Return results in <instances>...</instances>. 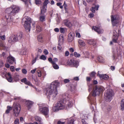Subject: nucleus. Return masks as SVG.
<instances>
[{"label":"nucleus","mask_w":124,"mask_h":124,"mask_svg":"<svg viewBox=\"0 0 124 124\" xmlns=\"http://www.w3.org/2000/svg\"><path fill=\"white\" fill-rule=\"evenodd\" d=\"M13 108L14 115L16 116H17L19 115L21 109L20 105L16 102H14L13 106Z\"/></svg>","instance_id":"obj_5"},{"label":"nucleus","mask_w":124,"mask_h":124,"mask_svg":"<svg viewBox=\"0 0 124 124\" xmlns=\"http://www.w3.org/2000/svg\"><path fill=\"white\" fill-rule=\"evenodd\" d=\"M64 24L67 27H70L71 26V24L69 20L67 19L64 21Z\"/></svg>","instance_id":"obj_21"},{"label":"nucleus","mask_w":124,"mask_h":124,"mask_svg":"<svg viewBox=\"0 0 124 124\" xmlns=\"http://www.w3.org/2000/svg\"><path fill=\"white\" fill-rule=\"evenodd\" d=\"M99 71L98 72L97 76H98L101 79H104L105 80H107L109 78V76L106 74L101 75L99 74Z\"/></svg>","instance_id":"obj_16"},{"label":"nucleus","mask_w":124,"mask_h":124,"mask_svg":"<svg viewBox=\"0 0 124 124\" xmlns=\"http://www.w3.org/2000/svg\"><path fill=\"white\" fill-rule=\"evenodd\" d=\"M22 35L21 34H19L18 36H17V38L18 40H20L22 38Z\"/></svg>","instance_id":"obj_47"},{"label":"nucleus","mask_w":124,"mask_h":124,"mask_svg":"<svg viewBox=\"0 0 124 124\" xmlns=\"http://www.w3.org/2000/svg\"><path fill=\"white\" fill-rule=\"evenodd\" d=\"M78 43L80 46H85V45L84 42L81 40L79 39L78 41Z\"/></svg>","instance_id":"obj_24"},{"label":"nucleus","mask_w":124,"mask_h":124,"mask_svg":"<svg viewBox=\"0 0 124 124\" xmlns=\"http://www.w3.org/2000/svg\"><path fill=\"white\" fill-rule=\"evenodd\" d=\"M0 46L2 47H5L3 42L1 40H0Z\"/></svg>","instance_id":"obj_44"},{"label":"nucleus","mask_w":124,"mask_h":124,"mask_svg":"<svg viewBox=\"0 0 124 124\" xmlns=\"http://www.w3.org/2000/svg\"><path fill=\"white\" fill-rule=\"evenodd\" d=\"M8 77L7 78V79L8 81L10 82H11L12 81V78L11 76L9 73H8L7 74Z\"/></svg>","instance_id":"obj_23"},{"label":"nucleus","mask_w":124,"mask_h":124,"mask_svg":"<svg viewBox=\"0 0 124 124\" xmlns=\"http://www.w3.org/2000/svg\"><path fill=\"white\" fill-rule=\"evenodd\" d=\"M97 60L100 62H104V59L101 56L98 57Z\"/></svg>","instance_id":"obj_27"},{"label":"nucleus","mask_w":124,"mask_h":124,"mask_svg":"<svg viewBox=\"0 0 124 124\" xmlns=\"http://www.w3.org/2000/svg\"><path fill=\"white\" fill-rule=\"evenodd\" d=\"M7 61L10 64L16 63L15 58L9 55L7 58Z\"/></svg>","instance_id":"obj_13"},{"label":"nucleus","mask_w":124,"mask_h":124,"mask_svg":"<svg viewBox=\"0 0 124 124\" xmlns=\"http://www.w3.org/2000/svg\"><path fill=\"white\" fill-rule=\"evenodd\" d=\"M22 82L24 83L25 84L29 86H31L32 84L30 82L27 80L26 78H24L23 79L21 80Z\"/></svg>","instance_id":"obj_17"},{"label":"nucleus","mask_w":124,"mask_h":124,"mask_svg":"<svg viewBox=\"0 0 124 124\" xmlns=\"http://www.w3.org/2000/svg\"><path fill=\"white\" fill-rule=\"evenodd\" d=\"M26 20L24 22V26L26 30H28L27 31H29L31 29V24L32 22L31 19L28 16L26 17Z\"/></svg>","instance_id":"obj_6"},{"label":"nucleus","mask_w":124,"mask_h":124,"mask_svg":"<svg viewBox=\"0 0 124 124\" xmlns=\"http://www.w3.org/2000/svg\"><path fill=\"white\" fill-rule=\"evenodd\" d=\"M23 1L24 4L26 7H27L28 5V3L29 2L30 3H31L30 0H21Z\"/></svg>","instance_id":"obj_29"},{"label":"nucleus","mask_w":124,"mask_h":124,"mask_svg":"<svg viewBox=\"0 0 124 124\" xmlns=\"http://www.w3.org/2000/svg\"><path fill=\"white\" fill-rule=\"evenodd\" d=\"M36 29L37 31H40L42 30V29L40 26H38L36 27Z\"/></svg>","instance_id":"obj_37"},{"label":"nucleus","mask_w":124,"mask_h":124,"mask_svg":"<svg viewBox=\"0 0 124 124\" xmlns=\"http://www.w3.org/2000/svg\"><path fill=\"white\" fill-rule=\"evenodd\" d=\"M38 76L39 77H40L41 75V72L40 70L38 71H37Z\"/></svg>","instance_id":"obj_52"},{"label":"nucleus","mask_w":124,"mask_h":124,"mask_svg":"<svg viewBox=\"0 0 124 124\" xmlns=\"http://www.w3.org/2000/svg\"><path fill=\"white\" fill-rule=\"evenodd\" d=\"M25 103L26 107L27 108L28 110L31 109L32 107L34 102L29 100H27L25 102Z\"/></svg>","instance_id":"obj_12"},{"label":"nucleus","mask_w":124,"mask_h":124,"mask_svg":"<svg viewBox=\"0 0 124 124\" xmlns=\"http://www.w3.org/2000/svg\"><path fill=\"white\" fill-rule=\"evenodd\" d=\"M69 50H70V52H72V53L74 51V49L72 47H71V48H70Z\"/></svg>","instance_id":"obj_61"},{"label":"nucleus","mask_w":124,"mask_h":124,"mask_svg":"<svg viewBox=\"0 0 124 124\" xmlns=\"http://www.w3.org/2000/svg\"><path fill=\"white\" fill-rule=\"evenodd\" d=\"M60 83L57 81H55L47 85V88L45 89L46 95L49 97L52 96L53 98L55 97L58 94L57 87L59 85Z\"/></svg>","instance_id":"obj_2"},{"label":"nucleus","mask_w":124,"mask_h":124,"mask_svg":"<svg viewBox=\"0 0 124 124\" xmlns=\"http://www.w3.org/2000/svg\"><path fill=\"white\" fill-rule=\"evenodd\" d=\"M62 3L60 2H58L56 3V5L58 6H59L60 8L61 9H62L63 8V6L61 5Z\"/></svg>","instance_id":"obj_38"},{"label":"nucleus","mask_w":124,"mask_h":124,"mask_svg":"<svg viewBox=\"0 0 124 124\" xmlns=\"http://www.w3.org/2000/svg\"><path fill=\"white\" fill-rule=\"evenodd\" d=\"M75 34L73 32H70L69 34L68 37V41L69 42H71L74 38Z\"/></svg>","instance_id":"obj_15"},{"label":"nucleus","mask_w":124,"mask_h":124,"mask_svg":"<svg viewBox=\"0 0 124 124\" xmlns=\"http://www.w3.org/2000/svg\"><path fill=\"white\" fill-rule=\"evenodd\" d=\"M82 124H88L85 121L84 119H82Z\"/></svg>","instance_id":"obj_53"},{"label":"nucleus","mask_w":124,"mask_h":124,"mask_svg":"<svg viewBox=\"0 0 124 124\" xmlns=\"http://www.w3.org/2000/svg\"><path fill=\"white\" fill-rule=\"evenodd\" d=\"M48 3V0H45L43 3V6L47 7V4Z\"/></svg>","instance_id":"obj_42"},{"label":"nucleus","mask_w":124,"mask_h":124,"mask_svg":"<svg viewBox=\"0 0 124 124\" xmlns=\"http://www.w3.org/2000/svg\"><path fill=\"white\" fill-rule=\"evenodd\" d=\"M76 37H77L78 38H80L81 37L80 33L78 32L76 33Z\"/></svg>","instance_id":"obj_57"},{"label":"nucleus","mask_w":124,"mask_h":124,"mask_svg":"<svg viewBox=\"0 0 124 124\" xmlns=\"http://www.w3.org/2000/svg\"><path fill=\"white\" fill-rule=\"evenodd\" d=\"M104 90V87L101 86L95 85L93 88L92 95L95 97L97 95H99L100 93H102Z\"/></svg>","instance_id":"obj_4"},{"label":"nucleus","mask_w":124,"mask_h":124,"mask_svg":"<svg viewBox=\"0 0 124 124\" xmlns=\"http://www.w3.org/2000/svg\"><path fill=\"white\" fill-rule=\"evenodd\" d=\"M92 29V30H93L98 34H101L103 33V30L100 28L99 27L93 26Z\"/></svg>","instance_id":"obj_11"},{"label":"nucleus","mask_w":124,"mask_h":124,"mask_svg":"<svg viewBox=\"0 0 124 124\" xmlns=\"http://www.w3.org/2000/svg\"><path fill=\"white\" fill-rule=\"evenodd\" d=\"M13 39V41H14V42L18 41V40L17 38V35H14V37Z\"/></svg>","instance_id":"obj_33"},{"label":"nucleus","mask_w":124,"mask_h":124,"mask_svg":"<svg viewBox=\"0 0 124 124\" xmlns=\"http://www.w3.org/2000/svg\"><path fill=\"white\" fill-rule=\"evenodd\" d=\"M44 54L46 55H47L48 54V52L47 50L45 49L44 50Z\"/></svg>","instance_id":"obj_55"},{"label":"nucleus","mask_w":124,"mask_h":124,"mask_svg":"<svg viewBox=\"0 0 124 124\" xmlns=\"http://www.w3.org/2000/svg\"><path fill=\"white\" fill-rule=\"evenodd\" d=\"M46 7H47L43 5L40 7L41 11L40 14H44V13L46 12Z\"/></svg>","instance_id":"obj_19"},{"label":"nucleus","mask_w":124,"mask_h":124,"mask_svg":"<svg viewBox=\"0 0 124 124\" xmlns=\"http://www.w3.org/2000/svg\"><path fill=\"white\" fill-rule=\"evenodd\" d=\"M113 35L112 37V41L113 42L115 43H117V40L118 36L117 35V33L116 31H114L113 32Z\"/></svg>","instance_id":"obj_14"},{"label":"nucleus","mask_w":124,"mask_h":124,"mask_svg":"<svg viewBox=\"0 0 124 124\" xmlns=\"http://www.w3.org/2000/svg\"><path fill=\"white\" fill-rule=\"evenodd\" d=\"M111 110V107L110 106H108L107 107L105 110V112L106 114H108Z\"/></svg>","instance_id":"obj_30"},{"label":"nucleus","mask_w":124,"mask_h":124,"mask_svg":"<svg viewBox=\"0 0 124 124\" xmlns=\"http://www.w3.org/2000/svg\"><path fill=\"white\" fill-rule=\"evenodd\" d=\"M53 62H54V63H55V62H57L58 60L57 58H55L53 59Z\"/></svg>","instance_id":"obj_64"},{"label":"nucleus","mask_w":124,"mask_h":124,"mask_svg":"<svg viewBox=\"0 0 124 124\" xmlns=\"http://www.w3.org/2000/svg\"><path fill=\"white\" fill-rule=\"evenodd\" d=\"M65 122H62L60 121H58L57 123V124H65Z\"/></svg>","instance_id":"obj_60"},{"label":"nucleus","mask_w":124,"mask_h":124,"mask_svg":"<svg viewBox=\"0 0 124 124\" xmlns=\"http://www.w3.org/2000/svg\"><path fill=\"white\" fill-rule=\"evenodd\" d=\"M67 63L70 65L76 68H77L78 65V61L74 60L72 59L69 60Z\"/></svg>","instance_id":"obj_10"},{"label":"nucleus","mask_w":124,"mask_h":124,"mask_svg":"<svg viewBox=\"0 0 124 124\" xmlns=\"http://www.w3.org/2000/svg\"><path fill=\"white\" fill-rule=\"evenodd\" d=\"M15 124H19V120L18 119H16L14 122Z\"/></svg>","instance_id":"obj_48"},{"label":"nucleus","mask_w":124,"mask_h":124,"mask_svg":"<svg viewBox=\"0 0 124 124\" xmlns=\"http://www.w3.org/2000/svg\"><path fill=\"white\" fill-rule=\"evenodd\" d=\"M65 28H63L60 27V31L61 33H64L65 31Z\"/></svg>","instance_id":"obj_32"},{"label":"nucleus","mask_w":124,"mask_h":124,"mask_svg":"<svg viewBox=\"0 0 124 124\" xmlns=\"http://www.w3.org/2000/svg\"><path fill=\"white\" fill-rule=\"evenodd\" d=\"M86 81L87 82H89L90 81L91 78L90 77H87L86 78Z\"/></svg>","instance_id":"obj_63"},{"label":"nucleus","mask_w":124,"mask_h":124,"mask_svg":"<svg viewBox=\"0 0 124 124\" xmlns=\"http://www.w3.org/2000/svg\"><path fill=\"white\" fill-rule=\"evenodd\" d=\"M35 2L37 5L40 4L41 3L40 0H35Z\"/></svg>","instance_id":"obj_45"},{"label":"nucleus","mask_w":124,"mask_h":124,"mask_svg":"<svg viewBox=\"0 0 124 124\" xmlns=\"http://www.w3.org/2000/svg\"><path fill=\"white\" fill-rule=\"evenodd\" d=\"M53 67L55 69H58L59 68V67L58 65L55 63L54 64H53Z\"/></svg>","instance_id":"obj_41"},{"label":"nucleus","mask_w":124,"mask_h":124,"mask_svg":"<svg viewBox=\"0 0 124 124\" xmlns=\"http://www.w3.org/2000/svg\"><path fill=\"white\" fill-rule=\"evenodd\" d=\"M0 39L3 40H5V35H3L0 36Z\"/></svg>","instance_id":"obj_51"},{"label":"nucleus","mask_w":124,"mask_h":124,"mask_svg":"<svg viewBox=\"0 0 124 124\" xmlns=\"http://www.w3.org/2000/svg\"><path fill=\"white\" fill-rule=\"evenodd\" d=\"M96 73L95 72L93 71L91 73L90 76L92 77H94L95 76Z\"/></svg>","instance_id":"obj_46"},{"label":"nucleus","mask_w":124,"mask_h":124,"mask_svg":"<svg viewBox=\"0 0 124 124\" xmlns=\"http://www.w3.org/2000/svg\"><path fill=\"white\" fill-rule=\"evenodd\" d=\"M69 82L70 80L69 79H65L64 80V82L65 84Z\"/></svg>","instance_id":"obj_50"},{"label":"nucleus","mask_w":124,"mask_h":124,"mask_svg":"<svg viewBox=\"0 0 124 124\" xmlns=\"http://www.w3.org/2000/svg\"><path fill=\"white\" fill-rule=\"evenodd\" d=\"M112 58L113 60H114L115 61H116L117 58V57L115 54L114 53L113 54L112 56Z\"/></svg>","instance_id":"obj_35"},{"label":"nucleus","mask_w":124,"mask_h":124,"mask_svg":"<svg viewBox=\"0 0 124 124\" xmlns=\"http://www.w3.org/2000/svg\"><path fill=\"white\" fill-rule=\"evenodd\" d=\"M95 9L93 7H92L91 8V10L93 13H94L95 12Z\"/></svg>","instance_id":"obj_54"},{"label":"nucleus","mask_w":124,"mask_h":124,"mask_svg":"<svg viewBox=\"0 0 124 124\" xmlns=\"http://www.w3.org/2000/svg\"><path fill=\"white\" fill-rule=\"evenodd\" d=\"M74 117H72L69 118L68 122V124H74Z\"/></svg>","instance_id":"obj_22"},{"label":"nucleus","mask_w":124,"mask_h":124,"mask_svg":"<svg viewBox=\"0 0 124 124\" xmlns=\"http://www.w3.org/2000/svg\"><path fill=\"white\" fill-rule=\"evenodd\" d=\"M99 7V5H97L95 6L94 7H93L95 10H98V8Z\"/></svg>","instance_id":"obj_56"},{"label":"nucleus","mask_w":124,"mask_h":124,"mask_svg":"<svg viewBox=\"0 0 124 124\" xmlns=\"http://www.w3.org/2000/svg\"><path fill=\"white\" fill-rule=\"evenodd\" d=\"M36 120L38 122V123L40 124L41 122V118L39 117L38 116H36L35 117Z\"/></svg>","instance_id":"obj_28"},{"label":"nucleus","mask_w":124,"mask_h":124,"mask_svg":"<svg viewBox=\"0 0 124 124\" xmlns=\"http://www.w3.org/2000/svg\"><path fill=\"white\" fill-rule=\"evenodd\" d=\"M88 16H89L90 18H92L93 17L94 15L93 13H91L90 14H89Z\"/></svg>","instance_id":"obj_59"},{"label":"nucleus","mask_w":124,"mask_h":124,"mask_svg":"<svg viewBox=\"0 0 124 124\" xmlns=\"http://www.w3.org/2000/svg\"><path fill=\"white\" fill-rule=\"evenodd\" d=\"M10 69L11 71H13L14 70L15 67L14 66H11L10 68Z\"/></svg>","instance_id":"obj_62"},{"label":"nucleus","mask_w":124,"mask_h":124,"mask_svg":"<svg viewBox=\"0 0 124 124\" xmlns=\"http://www.w3.org/2000/svg\"><path fill=\"white\" fill-rule=\"evenodd\" d=\"M13 37L12 36H10L9 39H8V42L9 43H14V42L13 41V39L12 40Z\"/></svg>","instance_id":"obj_31"},{"label":"nucleus","mask_w":124,"mask_h":124,"mask_svg":"<svg viewBox=\"0 0 124 124\" xmlns=\"http://www.w3.org/2000/svg\"><path fill=\"white\" fill-rule=\"evenodd\" d=\"M69 54V53L68 51H66L65 53V55L66 56H68Z\"/></svg>","instance_id":"obj_58"},{"label":"nucleus","mask_w":124,"mask_h":124,"mask_svg":"<svg viewBox=\"0 0 124 124\" xmlns=\"http://www.w3.org/2000/svg\"><path fill=\"white\" fill-rule=\"evenodd\" d=\"M46 16L45 14H40L39 19V21L42 22H43L46 20Z\"/></svg>","instance_id":"obj_18"},{"label":"nucleus","mask_w":124,"mask_h":124,"mask_svg":"<svg viewBox=\"0 0 124 124\" xmlns=\"http://www.w3.org/2000/svg\"><path fill=\"white\" fill-rule=\"evenodd\" d=\"M111 21L113 26H115L118 22L119 19V16L118 15L111 16Z\"/></svg>","instance_id":"obj_9"},{"label":"nucleus","mask_w":124,"mask_h":124,"mask_svg":"<svg viewBox=\"0 0 124 124\" xmlns=\"http://www.w3.org/2000/svg\"><path fill=\"white\" fill-rule=\"evenodd\" d=\"M88 43L89 44L92 45L94 47H95L96 46V42L93 39H91L89 40L88 41Z\"/></svg>","instance_id":"obj_20"},{"label":"nucleus","mask_w":124,"mask_h":124,"mask_svg":"<svg viewBox=\"0 0 124 124\" xmlns=\"http://www.w3.org/2000/svg\"><path fill=\"white\" fill-rule=\"evenodd\" d=\"M11 8H8L6 9L7 13L5 16L7 21L10 22L12 21L11 17L14 16L18 13L20 9V8L18 6L14 5L11 6Z\"/></svg>","instance_id":"obj_3"},{"label":"nucleus","mask_w":124,"mask_h":124,"mask_svg":"<svg viewBox=\"0 0 124 124\" xmlns=\"http://www.w3.org/2000/svg\"><path fill=\"white\" fill-rule=\"evenodd\" d=\"M27 71L25 69H23L22 70V72L24 74H26L27 73Z\"/></svg>","instance_id":"obj_49"},{"label":"nucleus","mask_w":124,"mask_h":124,"mask_svg":"<svg viewBox=\"0 0 124 124\" xmlns=\"http://www.w3.org/2000/svg\"><path fill=\"white\" fill-rule=\"evenodd\" d=\"M48 61L52 64H55L54 63V62L53 61L52 59L51 58H49L48 59Z\"/></svg>","instance_id":"obj_39"},{"label":"nucleus","mask_w":124,"mask_h":124,"mask_svg":"<svg viewBox=\"0 0 124 124\" xmlns=\"http://www.w3.org/2000/svg\"><path fill=\"white\" fill-rule=\"evenodd\" d=\"M61 96L62 97V100L58 101L56 106L53 108V111L54 112L64 109L68 110L73 105V100L69 94H64Z\"/></svg>","instance_id":"obj_1"},{"label":"nucleus","mask_w":124,"mask_h":124,"mask_svg":"<svg viewBox=\"0 0 124 124\" xmlns=\"http://www.w3.org/2000/svg\"><path fill=\"white\" fill-rule=\"evenodd\" d=\"M114 95L112 90H108L104 94V97L106 101L110 102L112 99V97Z\"/></svg>","instance_id":"obj_7"},{"label":"nucleus","mask_w":124,"mask_h":124,"mask_svg":"<svg viewBox=\"0 0 124 124\" xmlns=\"http://www.w3.org/2000/svg\"><path fill=\"white\" fill-rule=\"evenodd\" d=\"M44 104H43L42 105L40 104L39 107V109L41 113L45 116L47 115L48 114L49 110L48 108L46 107H43L42 105Z\"/></svg>","instance_id":"obj_8"},{"label":"nucleus","mask_w":124,"mask_h":124,"mask_svg":"<svg viewBox=\"0 0 124 124\" xmlns=\"http://www.w3.org/2000/svg\"><path fill=\"white\" fill-rule=\"evenodd\" d=\"M40 59L44 60H45L46 59V57L44 55H42L40 57Z\"/></svg>","instance_id":"obj_36"},{"label":"nucleus","mask_w":124,"mask_h":124,"mask_svg":"<svg viewBox=\"0 0 124 124\" xmlns=\"http://www.w3.org/2000/svg\"><path fill=\"white\" fill-rule=\"evenodd\" d=\"M37 39L38 41L41 42H43V37L41 35H39L38 36Z\"/></svg>","instance_id":"obj_26"},{"label":"nucleus","mask_w":124,"mask_h":124,"mask_svg":"<svg viewBox=\"0 0 124 124\" xmlns=\"http://www.w3.org/2000/svg\"><path fill=\"white\" fill-rule=\"evenodd\" d=\"M121 108V110L123 111L124 109V99H123L121 101V104L120 105Z\"/></svg>","instance_id":"obj_25"},{"label":"nucleus","mask_w":124,"mask_h":124,"mask_svg":"<svg viewBox=\"0 0 124 124\" xmlns=\"http://www.w3.org/2000/svg\"><path fill=\"white\" fill-rule=\"evenodd\" d=\"M26 51L25 49L22 50L20 53V54L22 55H25L26 54Z\"/></svg>","instance_id":"obj_43"},{"label":"nucleus","mask_w":124,"mask_h":124,"mask_svg":"<svg viewBox=\"0 0 124 124\" xmlns=\"http://www.w3.org/2000/svg\"><path fill=\"white\" fill-rule=\"evenodd\" d=\"M88 85L89 87L88 90L89 92H90L91 91L93 87L92 85V84H88Z\"/></svg>","instance_id":"obj_40"},{"label":"nucleus","mask_w":124,"mask_h":124,"mask_svg":"<svg viewBox=\"0 0 124 124\" xmlns=\"http://www.w3.org/2000/svg\"><path fill=\"white\" fill-rule=\"evenodd\" d=\"M74 55L76 57H79L80 56V54L77 53L76 52H75L74 53Z\"/></svg>","instance_id":"obj_34"}]
</instances>
